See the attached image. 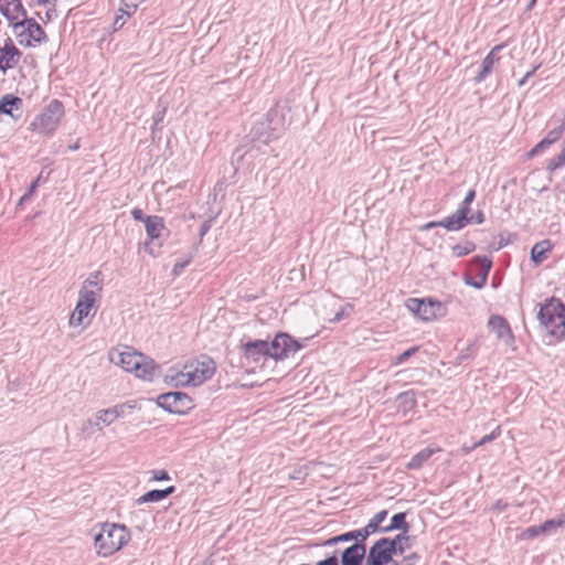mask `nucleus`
Returning <instances> with one entry per match:
<instances>
[{
    "mask_svg": "<svg viewBox=\"0 0 565 565\" xmlns=\"http://www.w3.org/2000/svg\"><path fill=\"white\" fill-rule=\"evenodd\" d=\"M102 291V271L96 270L90 273L79 289L77 303L68 320L70 327L76 328L83 326L85 328L89 324V319L95 316L99 307Z\"/></svg>",
    "mask_w": 565,
    "mask_h": 565,
    "instance_id": "nucleus-1",
    "label": "nucleus"
},
{
    "mask_svg": "<svg viewBox=\"0 0 565 565\" xmlns=\"http://www.w3.org/2000/svg\"><path fill=\"white\" fill-rule=\"evenodd\" d=\"M108 358L111 363L120 365L127 372L135 373L141 380L152 381L158 373V365L151 358L128 345L111 349Z\"/></svg>",
    "mask_w": 565,
    "mask_h": 565,
    "instance_id": "nucleus-2",
    "label": "nucleus"
},
{
    "mask_svg": "<svg viewBox=\"0 0 565 565\" xmlns=\"http://www.w3.org/2000/svg\"><path fill=\"white\" fill-rule=\"evenodd\" d=\"M130 541V532L122 524L105 522L99 524L94 534V550L100 557H108L118 552Z\"/></svg>",
    "mask_w": 565,
    "mask_h": 565,
    "instance_id": "nucleus-3",
    "label": "nucleus"
},
{
    "mask_svg": "<svg viewBox=\"0 0 565 565\" xmlns=\"http://www.w3.org/2000/svg\"><path fill=\"white\" fill-rule=\"evenodd\" d=\"M215 364L212 359L203 356L186 363L181 371L171 376L175 386H198L212 377Z\"/></svg>",
    "mask_w": 565,
    "mask_h": 565,
    "instance_id": "nucleus-4",
    "label": "nucleus"
},
{
    "mask_svg": "<svg viewBox=\"0 0 565 565\" xmlns=\"http://www.w3.org/2000/svg\"><path fill=\"white\" fill-rule=\"evenodd\" d=\"M541 326L555 337L565 334V306L556 298L550 299L537 313Z\"/></svg>",
    "mask_w": 565,
    "mask_h": 565,
    "instance_id": "nucleus-5",
    "label": "nucleus"
},
{
    "mask_svg": "<svg viewBox=\"0 0 565 565\" xmlns=\"http://www.w3.org/2000/svg\"><path fill=\"white\" fill-rule=\"evenodd\" d=\"M63 116V104L57 99H53L44 107L41 114L33 119L30 128L39 134L51 135L56 130Z\"/></svg>",
    "mask_w": 565,
    "mask_h": 565,
    "instance_id": "nucleus-6",
    "label": "nucleus"
},
{
    "mask_svg": "<svg viewBox=\"0 0 565 565\" xmlns=\"http://www.w3.org/2000/svg\"><path fill=\"white\" fill-rule=\"evenodd\" d=\"M398 539L382 537L376 541L366 554L365 565H394L397 564L393 559L396 553Z\"/></svg>",
    "mask_w": 565,
    "mask_h": 565,
    "instance_id": "nucleus-7",
    "label": "nucleus"
},
{
    "mask_svg": "<svg viewBox=\"0 0 565 565\" xmlns=\"http://www.w3.org/2000/svg\"><path fill=\"white\" fill-rule=\"evenodd\" d=\"M13 34L20 45L35 46L45 41V33L34 19L26 17L13 26Z\"/></svg>",
    "mask_w": 565,
    "mask_h": 565,
    "instance_id": "nucleus-8",
    "label": "nucleus"
},
{
    "mask_svg": "<svg viewBox=\"0 0 565 565\" xmlns=\"http://www.w3.org/2000/svg\"><path fill=\"white\" fill-rule=\"evenodd\" d=\"M302 345L286 333L277 334L271 342H268L270 362L288 359L295 355Z\"/></svg>",
    "mask_w": 565,
    "mask_h": 565,
    "instance_id": "nucleus-9",
    "label": "nucleus"
},
{
    "mask_svg": "<svg viewBox=\"0 0 565 565\" xmlns=\"http://www.w3.org/2000/svg\"><path fill=\"white\" fill-rule=\"evenodd\" d=\"M406 307L424 321H431L445 313L441 302L431 299L411 298L406 301Z\"/></svg>",
    "mask_w": 565,
    "mask_h": 565,
    "instance_id": "nucleus-10",
    "label": "nucleus"
},
{
    "mask_svg": "<svg viewBox=\"0 0 565 565\" xmlns=\"http://www.w3.org/2000/svg\"><path fill=\"white\" fill-rule=\"evenodd\" d=\"M245 364L260 363L259 367H265L266 364L271 365L268 342L264 340L248 341L243 345Z\"/></svg>",
    "mask_w": 565,
    "mask_h": 565,
    "instance_id": "nucleus-11",
    "label": "nucleus"
},
{
    "mask_svg": "<svg viewBox=\"0 0 565 565\" xmlns=\"http://www.w3.org/2000/svg\"><path fill=\"white\" fill-rule=\"evenodd\" d=\"M158 405L170 413L182 414L192 406L191 398L182 392H169L158 396Z\"/></svg>",
    "mask_w": 565,
    "mask_h": 565,
    "instance_id": "nucleus-12",
    "label": "nucleus"
},
{
    "mask_svg": "<svg viewBox=\"0 0 565 565\" xmlns=\"http://www.w3.org/2000/svg\"><path fill=\"white\" fill-rule=\"evenodd\" d=\"M491 266V259L479 256L475 257L470 266V273L478 277V281H475L471 276H466L465 284L477 289H481L487 282Z\"/></svg>",
    "mask_w": 565,
    "mask_h": 565,
    "instance_id": "nucleus-13",
    "label": "nucleus"
},
{
    "mask_svg": "<svg viewBox=\"0 0 565 565\" xmlns=\"http://www.w3.org/2000/svg\"><path fill=\"white\" fill-rule=\"evenodd\" d=\"M145 228L150 242L145 243V249L151 256H157L160 245L154 246L153 241L161 236L164 231V223L160 216L149 215L145 217Z\"/></svg>",
    "mask_w": 565,
    "mask_h": 565,
    "instance_id": "nucleus-14",
    "label": "nucleus"
},
{
    "mask_svg": "<svg viewBox=\"0 0 565 565\" xmlns=\"http://www.w3.org/2000/svg\"><path fill=\"white\" fill-rule=\"evenodd\" d=\"M475 190H469L461 206L455 214L447 217V222L445 223L447 231H459L468 224L469 205L475 200Z\"/></svg>",
    "mask_w": 565,
    "mask_h": 565,
    "instance_id": "nucleus-15",
    "label": "nucleus"
},
{
    "mask_svg": "<svg viewBox=\"0 0 565 565\" xmlns=\"http://www.w3.org/2000/svg\"><path fill=\"white\" fill-rule=\"evenodd\" d=\"M21 56L20 50L10 38H7L3 45H0V71L6 73L14 68L20 63Z\"/></svg>",
    "mask_w": 565,
    "mask_h": 565,
    "instance_id": "nucleus-16",
    "label": "nucleus"
},
{
    "mask_svg": "<svg viewBox=\"0 0 565 565\" xmlns=\"http://www.w3.org/2000/svg\"><path fill=\"white\" fill-rule=\"evenodd\" d=\"M0 12L12 28L17 22L22 21L26 17V11L20 0H0Z\"/></svg>",
    "mask_w": 565,
    "mask_h": 565,
    "instance_id": "nucleus-17",
    "label": "nucleus"
},
{
    "mask_svg": "<svg viewBox=\"0 0 565 565\" xmlns=\"http://www.w3.org/2000/svg\"><path fill=\"white\" fill-rule=\"evenodd\" d=\"M488 327L495 333L497 338L504 344L511 345L514 337L507 320L501 316H491L488 320Z\"/></svg>",
    "mask_w": 565,
    "mask_h": 565,
    "instance_id": "nucleus-18",
    "label": "nucleus"
},
{
    "mask_svg": "<svg viewBox=\"0 0 565 565\" xmlns=\"http://www.w3.org/2000/svg\"><path fill=\"white\" fill-rule=\"evenodd\" d=\"M364 558L366 559L365 543L355 542L342 552L341 564L342 565H362Z\"/></svg>",
    "mask_w": 565,
    "mask_h": 565,
    "instance_id": "nucleus-19",
    "label": "nucleus"
},
{
    "mask_svg": "<svg viewBox=\"0 0 565 565\" xmlns=\"http://www.w3.org/2000/svg\"><path fill=\"white\" fill-rule=\"evenodd\" d=\"M22 105L21 98L6 95L0 99V114L9 115L14 121H18L22 117Z\"/></svg>",
    "mask_w": 565,
    "mask_h": 565,
    "instance_id": "nucleus-20",
    "label": "nucleus"
},
{
    "mask_svg": "<svg viewBox=\"0 0 565 565\" xmlns=\"http://www.w3.org/2000/svg\"><path fill=\"white\" fill-rule=\"evenodd\" d=\"M274 137V129L268 122L262 121L252 128V141L255 147H258L257 143L268 145Z\"/></svg>",
    "mask_w": 565,
    "mask_h": 565,
    "instance_id": "nucleus-21",
    "label": "nucleus"
},
{
    "mask_svg": "<svg viewBox=\"0 0 565 565\" xmlns=\"http://www.w3.org/2000/svg\"><path fill=\"white\" fill-rule=\"evenodd\" d=\"M114 423L113 417L110 416V413L108 408L99 409L95 413V415L89 418L84 424V429H88V427L96 428V430H103L104 426H109Z\"/></svg>",
    "mask_w": 565,
    "mask_h": 565,
    "instance_id": "nucleus-22",
    "label": "nucleus"
},
{
    "mask_svg": "<svg viewBox=\"0 0 565 565\" xmlns=\"http://www.w3.org/2000/svg\"><path fill=\"white\" fill-rule=\"evenodd\" d=\"M501 49V45L494 46L483 58L481 70L475 78L477 82H482L491 73L493 64L499 61L498 53Z\"/></svg>",
    "mask_w": 565,
    "mask_h": 565,
    "instance_id": "nucleus-23",
    "label": "nucleus"
},
{
    "mask_svg": "<svg viewBox=\"0 0 565 565\" xmlns=\"http://www.w3.org/2000/svg\"><path fill=\"white\" fill-rule=\"evenodd\" d=\"M386 516L387 511L382 510L377 512L364 527L359 529L362 534V541H366V539L375 532H381V523L386 519Z\"/></svg>",
    "mask_w": 565,
    "mask_h": 565,
    "instance_id": "nucleus-24",
    "label": "nucleus"
},
{
    "mask_svg": "<svg viewBox=\"0 0 565 565\" xmlns=\"http://www.w3.org/2000/svg\"><path fill=\"white\" fill-rule=\"evenodd\" d=\"M439 448L426 447L420 450L416 455L412 457V459L407 462L406 467L408 469H418L420 468L435 452L439 451Z\"/></svg>",
    "mask_w": 565,
    "mask_h": 565,
    "instance_id": "nucleus-25",
    "label": "nucleus"
},
{
    "mask_svg": "<svg viewBox=\"0 0 565 565\" xmlns=\"http://www.w3.org/2000/svg\"><path fill=\"white\" fill-rule=\"evenodd\" d=\"M550 252H551L550 241L539 242L531 249V259L533 263L539 265L547 258V255Z\"/></svg>",
    "mask_w": 565,
    "mask_h": 565,
    "instance_id": "nucleus-26",
    "label": "nucleus"
},
{
    "mask_svg": "<svg viewBox=\"0 0 565 565\" xmlns=\"http://www.w3.org/2000/svg\"><path fill=\"white\" fill-rule=\"evenodd\" d=\"M174 487H168L163 490H150L146 492L143 495H141L137 502L138 503H148V502H159L163 499H166L168 495L173 493Z\"/></svg>",
    "mask_w": 565,
    "mask_h": 565,
    "instance_id": "nucleus-27",
    "label": "nucleus"
},
{
    "mask_svg": "<svg viewBox=\"0 0 565 565\" xmlns=\"http://www.w3.org/2000/svg\"><path fill=\"white\" fill-rule=\"evenodd\" d=\"M362 542L365 543V541H362V534L359 530H353L343 534H340L338 536L331 537L324 542L326 546H331L338 543L342 542Z\"/></svg>",
    "mask_w": 565,
    "mask_h": 565,
    "instance_id": "nucleus-28",
    "label": "nucleus"
},
{
    "mask_svg": "<svg viewBox=\"0 0 565 565\" xmlns=\"http://www.w3.org/2000/svg\"><path fill=\"white\" fill-rule=\"evenodd\" d=\"M352 311H353V306L351 303H345V305L341 306L337 311H334L333 316H331V312H327V311L323 312L322 316H323V319L327 320L328 322L335 323V322H340L344 318L350 317Z\"/></svg>",
    "mask_w": 565,
    "mask_h": 565,
    "instance_id": "nucleus-29",
    "label": "nucleus"
},
{
    "mask_svg": "<svg viewBox=\"0 0 565 565\" xmlns=\"http://www.w3.org/2000/svg\"><path fill=\"white\" fill-rule=\"evenodd\" d=\"M406 515L403 512L396 513L391 519V523L387 526L381 529V532H388L392 530H404V533L408 530V524L406 523Z\"/></svg>",
    "mask_w": 565,
    "mask_h": 565,
    "instance_id": "nucleus-30",
    "label": "nucleus"
},
{
    "mask_svg": "<svg viewBox=\"0 0 565 565\" xmlns=\"http://www.w3.org/2000/svg\"><path fill=\"white\" fill-rule=\"evenodd\" d=\"M132 408H134L132 405H130L128 403H122V404H118V405H115V406L108 408V411L115 422L118 418L127 416Z\"/></svg>",
    "mask_w": 565,
    "mask_h": 565,
    "instance_id": "nucleus-31",
    "label": "nucleus"
},
{
    "mask_svg": "<svg viewBox=\"0 0 565 565\" xmlns=\"http://www.w3.org/2000/svg\"><path fill=\"white\" fill-rule=\"evenodd\" d=\"M476 249V245L472 242H466L463 244H457L452 247V255L455 257H462Z\"/></svg>",
    "mask_w": 565,
    "mask_h": 565,
    "instance_id": "nucleus-32",
    "label": "nucleus"
},
{
    "mask_svg": "<svg viewBox=\"0 0 565 565\" xmlns=\"http://www.w3.org/2000/svg\"><path fill=\"white\" fill-rule=\"evenodd\" d=\"M565 523V520H546L543 524L540 525L542 534H550L555 532L558 527H561Z\"/></svg>",
    "mask_w": 565,
    "mask_h": 565,
    "instance_id": "nucleus-33",
    "label": "nucleus"
},
{
    "mask_svg": "<svg viewBox=\"0 0 565 565\" xmlns=\"http://www.w3.org/2000/svg\"><path fill=\"white\" fill-rule=\"evenodd\" d=\"M140 0H121L120 11L130 17L138 8Z\"/></svg>",
    "mask_w": 565,
    "mask_h": 565,
    "instance_id": "nucleus-34",
    "label": "nucleus"
},
{
    "mask_svg": "<svg viewBox=\"0 0 565 565\" xmlns=\"http://www.w3.org/2000/svg\"><path fill=\"white\" fill-rule=\"evenodd\" d=\"M541 529L540 525L530 526L525 530H523L519 535L518 539L521 541L532 540L539 535H541Z\"/></svg>",
    "mask_w": 565,
    "mask_h": 565,
    "instance_id": "nucleus-35",
    "label": "nucleus"
},
{
    "mask_svg": "<svg viewBox=\"0 0 565 565\" xmlns=\"http://www.w3.org/2000/svg\"><path fill=\"white\" fill-rule=\"evenodd\" d=\"M565 166V150H563L558 156L551 159L548 162L547 169L550 171H555Z\"/></svg>",
    "mask_w": 565,
    "mask_h": 565,
    "instance_id": "nucleus-36",
    "label": "nucleus"
},
{
    "mask_svg": "<svg viewBox=\"0 0 565 565\" xmlns=\"http://www.w3.org/2000/svg\"><path fill=\"white\" fill-rule=\"evenodd\" d=\"M477 354V344L470 343L465 349H462L458 355V360L465 361L472 359Z\"/></svg>",
    "mask_w": 565,
    "mask_h": 565,
    "instance_id": "nucleus-37",
    "label": "nucleus"
},
{
    "mask_svg": "<svg viewBox=\"0 0 565 565\" xmlns=\"http://www.w3.org/2000/svg\"><path fill=\"white\" fill-rule=\"evenodd\" d=\"M418 349H419L418 347H412L411 349L404 351L402 354L396 356L393 364L399 365V364L406 362L411 356H413L418 351Z\"/></svg>",
    "mask_w": 565,
    "mask_h": 565,
    "instance_id": "nucleus-38",
    "label": "nucleus"
},
{
    "mask_svg": "<svg viewBox=\"0 0 565 565\" xmlns=\"http://www.w3.org/2000/svg\"><path fill=\"white\" fill-rule=\"evenodd\" d=\"M501 434V427L498 426L490 434L483 436L478 443H476V446H482L484 444L491 443L492 440L497 439Z\"/></svg>",
    "mask_w": 565,
    "mask_h": 565,
    "instance_id": "nucleus-39",
    "label": "nucleus"
},
{
    "mask_svg": "<svg viewBox=\"0 0 565 565\" xmlns=\"http://www.w3.org/2000/svg\"><path fill=\"white\" fill-rule=\"evenodd\" d=\"M553 145L546 137L543 138L529 153L530 157H533L540 152H542L544 149Z\"/></svg>",
    "mask_w": 565,
    "mask_h": 565,
    "instance_id": "nucleus-40",
    "label": "nucleus"
},
{
    "mask_svg": "<svg viewBox=\"0 0 565 565\" xmlns=\"http://www.w3.org/2000/svg\"><path fill=\"white\" fill-rule=\"evenodd\" d=\"M553 145L546 137L543 138L529 153L530 157H533L540 152H542L544 149Z\"/></svg>",
    "mask_w": 565,
    "mask_h": 565,
    "instance_id": "nucleus-41",
    "label": "nucleus"
},
{
    "mask_svg": "<svg viewBox=\"0 0 565 565\" xmlns=\"http://www.w3.org/2000/svg\"><path fill=\"white\" fill-rule=\"evenodd\" d=\"M553 145L546 137L543 138L529 153L530 157H533L540 152H542L544 149Z\"/></svg>",
    "mask_w": 565,
    "mask_h": 565,
    "instance_id": "nucleus-42",
    "label": "nucleus"
},
{
    "mask_svg": "<svg viewBox=\"0 0 565 565\" xmlns=\"http://www.w3.org/2000/svg\"><path fill=\"white\" fill-rule=\"evenodd\" d=\"M563 131H564V127L563 126H559L557 128H554L552 130H550L546 135V138L552 142H556L561 136L563 135Z\"/></svg>",
    "mask_w": 565,
    "mask_h": 565,
    "instance_id": "nucleus-43",
    "label": "nucleus"
},
{
    "mask_svg": "<svg viewBox=\"0 0 565 565\" xmlns=\"http://www.w3.org/2000/svg\"><path fill=\"white\" fill-rule=\"evenodd\" d=\"M395 539H398L399 542L397 543V550H396V553L398 552L399 554L404 553V551L406 548H408V536H405L404 534H399L397 535Z\"/></svg>",
    "mask_w": 565,
    "mask_h": 565,
    "instance_id": "nucleus-44",
    "label": "nucleus"
},
{
    "mask_svg": "<svg viewBox=\"0 0 565 565\" xmlns=\"http://www.w3.org/2000/svg\"><path fill=\"white\" fill-rule=\"evenodd\" d=\"M152 473H153V479L154 480L161 481V480H169L170 479V477H169V475H168V472L166 470H153Z\"/></svg>",
    "mask_w": 565,
    "mask_h": 565,
    "instance_id": "nucleus-45",
    "label": "nucleus"
},
{
    "mask_svg": "<svg viewBox=\"0 0 565 565\" xmlns=\"http://www.w3.org/2000/svg\"><path fill=\"white\" fill-rule=\"evenodd\" d=\"M446 222H447V217L445 220H443V221H439V222H429V223H426L423 226V230H429V228H433V227H436V226H441V227L446 228V225H445Z\"/></svg>",
    "mask_w": 565,
    "mask_h": 565,
    "instance_id": "nucleus-46",
    "label": "nucleus"
},
{
    "mask_svg": "<svg viewBox=\"0 0 565 565\" xmlns=\"http://www.w3.org/2000/svg\"><path fill=\"white\" fill-rule=\"evenodd\" d=\"M484 221V216L482 212H477L475 215H472L470 218L468 217L469 222H475L476 224H481Z\"/></svg>",
    "mask_w": 565,
    "mask_h": 565,
    "instance_id": "nucleus-47",
    "label": "nucleus"
},
{
    "mask_svg": "<svg viewBox=\"0 0 565 565\" xmlns=\"http://www.w3.org/2000/svg\"><path fill=\"white\" fill-rule=\"evenodd\" d=\"M317 565H339L337 556H330L323 561L317 563Z\"/></svg>",
    "mask_w": 565,
    "mask_h": 565,
    "instance_id": "nucleus-48",
    "label": "nucleus"
},
{
    "mask_svg": "<svg viewBox=\"0 0 565 565\" xmlns=\"http://www.w3.org/2000/svg\"><path fill=\"white\" fill-rule=\"evenodd\" d=\"M131 215H132V217H134L136 221H141V222H143V223H145V217H146V216H145V214H143L142 210H140V209H134V210L131 211Z\"/></svg>",
    "mask_w": 565,
    "mask_h": 565,
    "instance_id": "nucleus-49",
    "label": "nucleus"
},
{
    "mask_svg": "<svg viewBox=\"0 0 565 565\" xmlns=\"http://www.w3.org/2000/svg\"><path fill=\"white\" fill-rule=\"evenodd\" d=\"M536 68H533L532 71L527 72L518 83L519 87H522L526 81L535 73Z\"/></svg>",
    "mask_w": 565,
    "mask_h": 565,
    "instance_id": "nucleus-50",
    "label": "nucleus"
},
{
    "mask_svg": "<svg viewBox=\"0 0 565 565\" xmlns=\"http://www.w3.org/2000/svg\"><path fill=\"white\" fill-rule=\"evenodd\" d=\"M188 260L184 262V263H178L174 265V268H173V271L177 273L178 270H182L186 265H188Z\"/></svg>",
    "mask_w": 565,
    "mask_h": 565,
    "instance_id": "nucleus-51",
    "label": "nucleus"
},
{
    "mask_svg": "<svg viewBox=\"0 0 565 565\" xmlns=\"http://www.w3.org/2000/svg\"><path fill=\"white\" fill-rule=\"evenodd\" d=\"M478 446H476V444H473L472 446H463L461 448V450L465 452V454H469L471 452L472 450H475Z\"/></svg>",
    "mask_w": 565,
    "mask_h": 565,
    "instance_id": "nucleus-52",
    "label": "nucleus"
},
{
    "mask_svg": "<svg viewBox=\"0 0 565 565\" xmlns=\"http://www.w3.org/2000/svg\"><path fill=\"white\" fill-rule=\"evenodd\" d=\"M417 556L415 554L405 558V565H414L413 561L416 559Z\"/></svg>",
    "mask_w": 565,
    "mask_h": 565,
    "instance_id": "nucleus-53",
    "label": "nucleus"
},
{
    "mask_svg": "<svg viewBox=\"0 0 565 565\" xmlns=\"http://www.w3.org/2000/svg\"><path fill=\"white\" fill-rule=\"evenodd\" d=\"M335 303H337V300L334 298H330L329 302L324 307V310H327L328 307H330V309H333L335 307Z\"/></svg>",
    "mask_w": 565,
    "mask_h": 565,
    "instance_id": "nucleus-54",
    "label": "nucleus"
},
{
    "mask_svg": "<svg viewBox=\"0 0 565 565\" xmlns=\"http://www.w3.org/2000/svg\"><path fill=\"white\" fill-rule=\"evenodd\" d=\"M120 20H121V17L116 18V20H115L114 24H115V25L122 26V25H124V23H125V21H124V20H122V21H120Z\"/></svg>",
    "mask_w": 565,
    "mask_h": 565,
    "instance_id": "nucleus-55",
    "label": "nucleus"
},
{
    "mask_svg": "<svg viewBox=\"0 0 565 565\" xmlns=\"http://www.w3.org/2000/svg\"><path fill=\"white\" fill-rule=\"evenodd\" d=\"M535 3H536V1H534V0L529 1V4L526 7V11L532 10V8L535 6Z\"/></svg>",
    "mask_w": 565,
    "mask_h": 565,
    "instance_id": "nucleus-56",
    "label": "nucleus"
},
{
    "mask_svg": "<svg viewBox=\"0 0 565 565\" xmlns=\"http://www.w3.org/2000/svg\"><path fill=\"white\" fill-rule=\"evenodd\" d=\"M68 148H70V150L75 151L79 148V142L76 141L74 145L70 146Z\"/></svg>",
    "mask_w": 565,
    "mask_h": 565,
    "instance_id": "nucleus-57",
    "label": "nucleus"
},
{
    "mask_svg": "<svg viewBox=\"0 0 565 565\" xmlns=\"http://www.w3.org/2000/svg\"><path fill=\"white\" fill-rule=\"evenodd\" d=\"M35 186H36V183L34 182V183L31 185L30 191H29V193H28V194H30V195H31V194H32V192L34 191Z\"/></svg>",
    "mask_w": 565,
    "mask_h": 565,
    "instance_id": "nucleus-58",
    "label": "nucleus"
},
{
    "mask_svg": "<svg viewBox=\"0 0 565 565\" xmlns=\"http://www.w3.org/2000/svg\"><path fill=\"white\" fill-rule=\"evenodd\" d=\"M495 509L502 510L505 508V504L501 505L500 502H498L494 507Z\"/></svg>",
    "mask_w": 565,
    "mask_h": 565,
    "instance_id": "nucleus-59",
    "label": "nucleus"
},
{
    "mask_svg": "<svg viewBox=\"0 0 565 565\" xmlns=\"http://www.w3.org/2000/svg\"><path fill=\"white\" fill-rule=\"evenodd\" d=\"M29 196H30V194H28V193H26V194H24V195L21 198L20 202L22 203L23 201H26V200L29 199Z\"/></svg>",
    "mask_w": 565,
    "mask_h": 565,
    "instance_id": "nucleus-60",
    "label": "nucleus"
},
{
    "mask_svg": "<svg viewBox=\"0 0 565 565\" xmlns=\"http://www.w3.org/2000/svg\"><path fill=\"white\" fill-rule=\"evenodd\" d=\"M36 1H38V3H40V4H44V3H46L49 0H36Z\"/></svg>",
    "mask_w": 565,
    "mask_h": 565,
    "instance_id": "nucleus-61",
    "label": "nucleus"
},
{
    "mask_svg": "<svg viewBox=\"0 0 565 565\" xmlns=\"http://www.w3.org/2000/svg\"><path fill=\"white\" fill-rule=\"evenodd\" d=\"M399 397H401V398H403V397H404V398H407V397H408V393H404V394L399 395Z\"/></svg>",
    "mask_w": 565,
    "mask_h": 565,
    "instance_id": "nucleus-62",
    "label": "nucleus"
}]
</instances>
